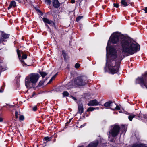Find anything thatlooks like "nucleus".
Returning a JSON list of instances; mask_svg holds the SVG:
<instances>
[{
    "label": "nucleus",
    "instance_id": "f257e3e1",
    "mask_svg": "<svg viewBox=\"0 0 147 147\" xmlns=\"http://www.w3.org/2000/svg\"><path fill=\"white\" fill-rule=\"evenodd\" d=\"M111 41L114 44L120 43L121 48L116 55V51L112 47H109L110 55H107V49L109 47L108 40L106 48L107 51L106 62L109 72L113 74L117 73L119 70V66L122 60L125 57L132 55L139 51L140 45L131 39L124 37L118 32H114L111 35Z\"/></svg>",
    "mask_w": 147,
    "mask_h": 147
},
{
    "label": "nucleus",
    "instance_id": "f03ea898",
    "mask_svg": "<svg viewBox=\"0 0 147 147\" xmlns=\"http://www.w3.org/2000/svg\"><path fill=\"white\" fill-rule=\"evenodd\" d=\"M88 82L87 77L84 76H79L76 78L74 81H70L68 84L69 88L73 86H83Z\"/></svg>",
    "mask_w": 147,
    "mask_h": 147
},
{
    "label": "nucleus",
    "instance_id": "7ed1b4c3",
    "mask_svg": "<svg viewBox=\"0 0 147 147\" xmlns=\"http://www.w3.org/2000/svg\"><path fill=\"white\" fill-rule=\"evenodd\" d=\"M40 76L37 73H33L30 74L25 80V85L27 88H30L33 86L38 80Z\"/></svg>",
    "mask_w": 147,
    "mask_h": 147
},
{
    "label": "nucleus",
    "instance_id": "20e7f679",
    "mask_svg": "<svg viewBox=\"0 0 147 147\" xmlns=\"http://www.w3.org/2000/svg\"><path fill=\"white\" fill-rule=\"evenodd\" d=\"M120 129V127L118 125H114L111 126L110 130L109 133H107L109 138L110 137L111 134L112 137H116L119 134Z\"/></svg>",
    "mask_w": 147,
    "mask_h": 147
},
{
    "label": "nucleus",
    "instance_id": "39448f33",
    "mask_svg": "<svg viewBox=\"0 0 147 147\" xmlns=\"http://www.w3.org/2000/svg\"><path fill=\"white\" fill-rule=\"evenodd\" d=\"M147 77V73L146 72L144 75H143L141 77H138L137 80L140 82V83L142 87L145 86L147 88V83H146V79Z\"/></svg>",
    "mask_w": 147,
    "mask_h": 147
},
{
    "label": "nucleus",
    "instance_id": "423d86ee",
    "mask_svg": "<svg viewBox=\"0 0 147 147\" xmlns=\"http://www.w3.org/2000/svg\"><path fill=\"white\" fill-rule=\"evenodd\" d=\"M17 53L18 57H19V58L20 61L22 63V64L23 65V66H24V65L28 66L25 63V62L23 60L24 59H26V58H27V55H26V54H24V53H23L22 56V58H21V54L20 53V51L19 50L17 49Z\"/></svg>",
    "mask_w": 147,
    "mask_h": 147
},
{
    "label": "nucleus",
    "instance_id": "0eeeda50",
    "mask_svg": "<svg viewBox=\"0 0 147 147\" xmlns=\"http://www.w3.org/2000/svg\"><path fill=\"white\" fill-rule=\"evenodd\" d=\"M128 115H129L128 116V118L129 121H132L133 118L136 117V118L137 119H140V117L141 116V115L140 114H139V115L138 116H136V115H134L132 113H129Z\"/></svg>",
    "mask_w": 147,
    "mask_h": 147
},
{
    "label": "nucleus",
    "instance_id": "6e6552de",
    "mask_svg": "<svg viewBox=\"0 0 147 147\" xmlns=\"http://www.w3.org/2000/svg\"><path fill=\"white\" fill-rule=\"evenodd\" d=\"M89 106H96L100 105V103L96 99L90 101L88 104Z\"/></svg>",
    "mask_w": 147,
    "mask_h": 147
},
{
    "label": "nucleus",
    "instance_id": "1a4fd4ad",
    "mask_svg": "<svg viewBox=\"0 0 147 147\" xmlns=\"http://www.w3.org/2000/svg\"><path fill=\"white\" fill-rule=\"evenodd\" d=\"M42 20L45 23H47L51 26H55V24L53 21L50 20L48 19L45 18H43Z\"/></svg>",
    "mask_w": 147,
    "mask_h": 147
},
{
    "label": "nucleus",
    "instance_id": "9d476101",
    "mask_svg": "<svg viewBox=\"0 0 147 147\" xmlns=\"http://www.w3.org/2000/svg\"><path fill=\"white\" fill-rule=\"evenodd\" d=\"M121 6L125 7L130 3V0H121Z\"/></svg>",
    "mask_w": 147,
    "mask_h": 147
},
{
    "label": "nucleus",
    "instance_id": "9b49d317",
    "mask_svg": "<svg viewBox=\"0 0 147 147\" xmlns=\"http://www.w3.org/2000/svg\"><path fill=\"white\" fill-rule=\"evenodd\" d=\"M1 32L2 33V34L1 35V38H0V39L2 40V42L3 41H5L6 39L9 38V35L5 33L3 31H1Z\"/></svg>",
    "mask_w": 147,
    "mask_h": 147
},
{
    "label": "nucleus",
    "instance_id": "f8f14e48",
    "mask_svg": "<svg viewBox=\"0 0 147 147\" xmlns=\"http://www.w3.org/2000/svg\"><path fill=\"white\" fill-rule=\"evenodd\" d=\"M98 143V140H96L90 143L88 145V147H96Z\"/></svg>",
    "mask_w": 147,
    "mask_h": 147
},
{
    "label": "nucleus",
    "instance_id": "ddd939ff",
    "mask_svg": "<svg viewBox=\"0 0 147 147\" xmlns=\"http://www.w3.org/2000/svg\"><path fill=\"white\" fill-rule=\"evenodd\" d=\"M53 5L55 8H58L60 6V3L58 0H53Z\"/></svg>",
    "mask_w": 147,
    "mask_h": 147
},
{
    "label": "nucleus",
    "instance_id": "4468645a",
    "mask_svg": "<svg viewBox=\"0 0 147 147\" xmlns=\"http://www.w3.org/2000/svg\"><path fill=\"white\" fill-rule=\"evenodd\" d=\"M113 105L114 104L112 101H109L105 103L104 104V106L111 109V107H113Z\"/></svg>",
    "mask_w": 147,
    "mask_h": 147
},
{
    "label": "nucleus",
    "instance_id": "2eb2a0df",
    "mask_svg": "<svg viewBox=\"0 0 147 147\" xmlns=\"http://www.w3.org/2000/svg\"><path fill=\"white\" fill-rule=\"evenodd\" d=\"M84 108L82 104H79L78 106V112L80 114H81L83 112Z\"/></svg>",
    "mask_w": 147,
    "mask_h": 147
},
{
    "label": "nucleus",
    "instance_id": "dca6fc26",
    "mask_svg": "<svg viewBox=\"0 0 147 147\" xmlns=\"http://www.w3.org/2000/svg\"><path fill=\"white\" fill-rule=\"evenodd\" d=\"M16 6V3L14 1H12L8 8V9H9L12 7H15Z\"/></svg>",
    "mask_w": 147,
    "mask_h": 147
},
{
    "label": "nucleus",
    "instance_id": "f3484780",
    "mask_svg": "<svg viewBox=\"0 0 147 147\" xmlns=\"http://www.w3.org/2000/svg\"><path fill=\"white\" fill-rule=\"evenodd\" d=\"M116 105L115 104H114L113 107H111V109L114 110L115 109L117 110H120V107L118 105H116Z\"/></svg>",
    "mask_w": 147,
    "mask_h": 147
},
{
    "label": "nucleus",
    "instance_id": "a211bd4d",
    "mask_svg": "<svg viewBox=\"0 0 147 147\" xmlns=\"http://www.w3.org/2000/svg\"><path fill=\"white\" fill-rule=\"evenodd\" d=\"M132 147H145V146L142 144H134Z\"/></svg>",
    "mask_w": 147,
    "mask_h": 147
},
{
    "label": "nucleus",
    "instance_id": "6ab92c4d",
    "mask_svg": "<svg viewBox=\"0 0 147 147\" xmlns=\"http://www.w3.org/2000/svg\"><path fill=\"white\" fill-rule=\"evenodd\" d=\"M62 94L63 96V97L68 96L69 95V93L67 91H64L63 92Z\"/></svg>",
    "mask_w": 147,
    "mask_h": 147
},
{
    "label": "nucleus",
    "instance_id": "aec40b11",
    "mask_svg": "<svg viewBox=\"0 0 147 147\" xmlns=\"http://www.w3.org/2000/svg\"><path fill=\"white\" fill-rule=\"evenodd\" d=\"M62 54L64 57V59H65L66 58L67 54L65 53L64 50H63L62 51Z\"/></svg>",
    "mask_w": 147,
    "mask_h": 147
},
{
    "label": "nucleus",
    "instance_id": "412c9836",
    "mask_svg": "<svg viewBox=\"0 0 147 147\" xmlns=\"http://www.w3.org/2000/svg\"><path fill=\"white\" fill-rule=\"evenodd\" d=\"M39 73L43 78H44L47 75V74L45 72H40Z\"/></svg>",
    "mask_w": 147,
    "mask_h": 147
},
{
    "label": "nucleus",
    "instance_id": "4be33fe9",
    "mask_svg": "<svg viewBox=\"0 0 147 147\" xmlns=\"http://www.w3.org/2000/svg\"><path fill=\"white\" fill-rule=\"evenodd\" d=\"M44 81L43 80H42L40 81L39 83V84L38 85V87H40L42 86L44 83Z\"/></svg>",
    "mask_w": 147,
    "mask_h": 147
},
{
    "label": "nucleus",
    "instance_id": "5701e85b",
    "mask_svg": "<svg viewBox=\"0 0 147 147\" xmlns=\"http://www.w3.org/2000/svg\"><path fill=\"white\" fill-rule=\"evenodd\" d=\"M95 109V108L93 107H89L88 109L87 110V112L91 111H92L94 110Z\"/></svg>",
    "mask_w": 147,
    "mask_h": 147
},
{
    "label": "nucleus",
    "instance_id": "b1692460",
    "mask_svg": "<svg viewBox=\"0 0 147 147\" xmlns=\"http://www.w3.org/2000/svg\"><path fill=\"white\" fill-rule=\"evenodd\" d=\"M51 140V137H46L44 138V140L47 141H49Z\"/></svg>",
    "mask_w": 147,
    "mask_h": 147
},
{
    "label": "nucleus",
    "instance_id": "393cba45",
    "mask_svg": "<svg viewBox=\"0 0 147 147\" xmlns=\"http://www.w3.org/2000/svg\"><path fill=\"white\" fill-rule=\"evenodd\" d=\"M45 3L50 5L51 3V0H45Z\"/></svg>",
    "mask_w": 147,
    "mask_h": 147
},
{
    "label": "nucleus",
    "instance_id": "a878e982",
    "mask_svg": "<svg viewBox=\"0 0 147 147\" xmlns=\"http://www.w3.org/2000/svg\"><path fill=\"white\" fill-rule=\"evenodd\" d=\"M19 119L20 121H23L24 119V116L20 115L19 116Z\"/></svg>",
    "mask_w": 147,
    "mask_h": 147
},
{
    "label": "nucleus",
    "instance_id": "bb28decb",
    "mask_svg": "<svg viewBox=\"0 0 147 147\" xmlns=\"http://www.w3.org/2000/svg\"><path fill=\"white\" fill-rule=\"evenodd\" d=\"M83 17V16H79L78 17L76 18V21L77 22L79 21Z\"/></svg>",
    "mask_w": 147,
    "mask_h": 147
},
{
    "label": "nucleus",
    "instance_id": "cd10ccee",
    "mask_svg": "<svg viewBox=\"0 0 147 147\" xmlns=\"http://www.w3.org/2000/svg\"><path fill=\"white\" fill-rule=\"evenodd\" d=\"M15 117L16 118H18V115H19L20 114H18V113L17 111H16L15 112Z\"/></svg>",
    "mask_w": 147,
    "mask_h": 147
},
{
    "label": "nucleus",
    "instance_id": "c85d7f7f",
    "mask_svg": "<svg viewBox=\"0 0 147 147\" xmlns=\"http://www.w3.org/2000/svg\"><path fill=\"white\" fill-rule=\"evenodd\" d=\"M121 127L122 128L123 130L124 131H126V127H125V126L124 125H122Z\"/></svg>",
    "mask_w": 147,
    "mask_h": 147
},
{
    "label": "nucleus",
    "instance_id": "c756f323",
    "mask_svg": "<svg viewBox=\"0 0 147 147\" xmlns=\"http://www.w3.org/2000/svg\"><path fill=\"white\" fill-rule=\"evenodd\" d=\"M80 66V64L78 63H76L75 65V67L76 68H78Z\"/></svg>",
    "mask_w": 147,
    "mask_h": 147
},
{
    "label": "nucleus",
    "instance_id": "7c9ffc66",
    "mask_svg": "<svg viewBox=\"0 0 147 147\" xmlns=\"http://www.w3.org/2000/svg\"><path fill=\"white\" fill-rule=\"evenodd\" d=\"M113 5L116 8H118L119 6V4L117 3H114Z\"/></svg>",
    "mask_w": 147,
    "mask_h": 147
},
{
    "label": "nucleus",
    "instance_id": "2f4dec72",
    "mask_svg": "<svg viewBox=\"0 0 147 147\" xmlns=\"http://www.w3.org/2000/svg\"><path fill=\"white\" fill-rule=\"evenodd\" d=\"M37 106H34L32 108L33 110L34 111H36L37 109Z\"/></svg>",
    "mask_w": 147,
    "mask_h": 147
},
{
    "label": "nucleus",
    "instance_id": "473e14b6",
    "mask_svg": "<svg viewBox=\"0 0 147 147\" xmlns=\"http://www.w3.org/2000/svg\"><path fill=\"white\" fill-rule=\"evenodd\" d=\"M143 117L146 120H147V115H143Z\"/></svg>",
    "mask_w": 147,
    "mask_h": 147
},
{
    "label": "nucleus",
    "instance_id": "72a5a7b5",
    "mask_svg": "<svg viewBox=\"0 0 147 147\" xmlns=\"http://www.w3.org/2000/svg\"><path fill=\"white\" fill-rule=\"evenodd\" d=\"M145 11V13H147V7H145L144 9H143Z\"/></svg>",
    "mask_w": 147,
    "mask_h": 147
},
{
    "label": "nucleus",
    "instance_id": "f704fd0d",
    "mask_svg": "<svg viewBox=\"0 0 147 147\" xmlns=\"http://www.w3.org/2000/svg\"><path fill=\"white\" fill-rule=\"evenodd\" d=\"M72 119H69V122H67L66 123V124L67 125H68V124H69L70 122H71V120H72Z\"/></svg>",
    "mask_w": 147,
    "mask_h": 147
},
{
    "label": "nucleus",
    "instance_id": "c9c22d12",
    "mask_svg": "<svg viewBox=\"0 0 147 147\" xmlns=\"http://www.w3.org/2000/svg\"><path fill=\"white\" fill-rule=\"evenodd\" d=\"M75 1L74 0H71V3H75Z\"/></svg>",
    "mask_w": 147,
    "mask_h": 147
},
{
    "label": "nucleus",
    "instance_id": "e433bc0d",
    "mask_svg": "<svg viewBox=\"0 0 147 147\" xmlns=\"http://www.w3.org/2000/svg\"><path fill=\"white\" fill-rule=\"evenodd\" d=\"M3 119L1 117H0V122H2L3 121Z\"/></svg>",
    "mask_w": 147,
    "mask_h": 147
},
{
    "label": "nucleus",
    "instance_id": "4c0bfd02",
    "mask_svg": "<svg viewBox=\"0 0 147 147\" xmlns=\"http://www.w3.org/2000/svg\"><path fill=\"white\" fill-rule=\"evenodd\" d=\"M56 75V74H55V75H54L51 78L53 80L54 79Z\"/></svg>",
    "mask_w": 147,
    "mask_h": 147
},
{
    "label": "nucleus",
    "instance_id": "58836bf2",
    "mask_svg": "<svg viewBox=\"0 0 147 147\" xmlns=\"http://www.w3.org/2000/svg\"><path fill=\"white\" fill-rule=\"evenodd\" d=\"M56 75V74H55V75H54L51 78L53 80L54 79Z\"/></svg>",
    "mask_w": 147,
    "mask_h": 147
},
{
    "label": "nucleus",
    "instance_id": "ea45409f",
    "mask_svg": "<svg viewBox=\"0 0 147 147\" xmlns=\"http://www.w3.org/2000/svg\"><path fill=\"white\" fill-rule=\"evenodd\" d=\"M56 75V74H55V75H54L51 78L53 80L54 79Z\"/></svg>",
    "mask_w": 147,
    "mask_h": 147
},
{
    "label": "nucleus",
    "instance_id": "a19ab883",
    "mask_svg": "<svg viewBox=\"0 0 147 147\" xmlns=\"http://www.w3.org/2000/svg\"><path fill=\"white\" fill-rule=\"evenodd\" d=\"M56 75V74H55V75H54L51 78L53 80L54 79Z\"/></svg>",
    "mask_w": 147,
    "mask_h": 147
},
{
    "label": "nucleus",
    "instance_id": "79ce46f5",
    "mask_svg": "<svg viewBox=\"0 0 147 147\" xmlns=\"http://www.w3.org/2000/svg\"><path fill=\"white\" fill-rule=\"evenodd\" d=\"M53 80L51 78V79L48 82V83H51L52 81Z\"/></svg>",
    "mask_w": 147,
    "mask_h": 147
},
{
    "label": "nucleus",
    "instance_id": "37998d69",
    "mask_svg": "<svg viewBox=\"0 0 147 147\" xmlns=\"http://www.w3.org/2000/svg\"><path fill=\"white\" fill-rule=\"evenodd\" d=\"M37 11L40 13H41V11L39 9H37Z\"/></svg>",
    "mask_w": 147,
    "mask_h": 147
},
{
    "label": "nucleus",
    "instance_id": "c03bdc74",
    "mask_svg": "<svg viewBox=\"0 0 147 147\" xmlns=\"http://www.w3.org/2000/svg\"><path fill=\"white\" fill-rule=\"evenodd\" d=\"M78 1H79L80 2V3L82 1H83V0H78Z\"/></svg>",
    "mask_w": 147,
    "mask_h": 147
},
{
    "label": "nucleus",
    "instance_id": "a18cd8bd",
    "mask_svg": "<svg viewBox=\"0 0 147 147\" xmlns=\"http://www.w3.org/2000/svg\"><path fill=\"white\" fill-rule=\"evenodd\" d=\"M45 25H46V26L48 28H49V26H48V25L47 24H45Z\"/></svg>",
    "mask_w": 147,
    "mask_h": 147
},
{
    "label": "nucleus",
    "instance_id": "49530a36",
    "mask_svg": "<svg viewBox=\"0 0 147 147\" xmlns=\"http://www.w3.org/2000/svg\"><path fill=\"white\" fill-rule=\"evenodd\" d=\"M74 99L75 100H76V99L74 97Z\"/></svg>",
    "mask_w": 147,
    "mask_h": 147
},
{
    "label": "nucleus",
    "instance_id": "de8ad7c7",
    "mask_svg": "<svg viewBox=\"0 0 147 147\" xmlns=\"http://www.w3.org/2000/svg\"><path fill=\"white\" fill-rule=\"evenodd\" d=\"M2 40L0 39V43L1 42Z\"/></svg>",
    "mask_w": 147,
    "mask_h": 147
},
{
    "label": "nucleus",
    "instance_id": "09e8293b",
    "mask_svg": "<svg viewBox=\"0 0 147 147\" xmlns=\"http://www.w3.org/2000/svg\"><path fill=\"white\" fill-rule=\"evenodd\" d=\"M2 92V91H1V90L0 89V92Z\"/></svg>",
    "mask_w": 147,
    "mask_h": 147
},
{
    "label": "nucleus",
    "instance_id": "8fccbe9b",
    "mask_svg": "<svg viewBox=\"0 0 147 147\" xmlns=\"http://www.w3.org/2000/svg\"><path fill=\"white\" fill-rule=\"evenodd\" d=\"M105 69H106V68H105Z\"/></svg>",
    "mask_w": 147,
    "mask_h": 147
}]
</instances>
